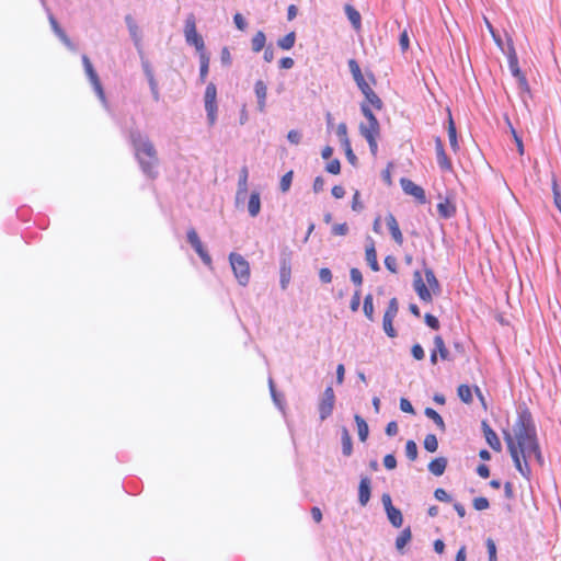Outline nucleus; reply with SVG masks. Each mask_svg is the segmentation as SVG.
<instances>
[{"instance_id":"22","label":"nucleus","mask_w":561,"mask_h":561,"mask_svg":"<svg viewBox=\"0 0 561 561\" xmlns=\"http://www.w3.org/2000/svg\"><path fill=\"white\" fill-rule=\"evenodd\" d=\"M345 14L347 19L350 20L351 24L355 30H359L362 25V18L359 12L351 4H346L345 8Z\"/></svg>"},{"instance_id":"64","label":"nucleus","mask_w":561,"mask_h":561,"mask_svg":"<svg viewBox=\"0 0 561 561\" xmlns=\"http://www.w3.org/2000/svg\"><path fill=\"white\" fill-rule=\"evenodd\" d=\"M383 466L388 470H393L397 467V459L392 454H388L383 457Z\"/></svg>"},{"instance_id":"30","label":"nucleus","mask_w":561,"mask_h":561,"mask_svg":"<svg viewBox=\"0 0 561 561\" xmlns=\"http://www.w3.org/2000/svg\"><path fill=\"white\" fill-rule=\"evenodd\" d=\"M412 538L410 527L404 528L396 539V548L401 551Z\"/></svg>"},{"instance_id":"28","label":"nucleus","mask_w":561,"mask_h":561,"mask_svg":"<svg viewBox=\"0 0 561 561\" xmlns=\"http://www.w3.org/2000/svg\"><path fill=\"white\" fill-rule=\"evenodd\" d=\"M354 420L357 425L358 437L362 442H365L369 434L368 425H367L366 421L358 414H356L354 416Z\"/></svg>"},{"instance_id":"63","label":"nucleus","mask_w":561,"mask_h":561,"mask_svg":"<svg viewBox=\"0 0 561 561\" xmlns=\"http://www.w3.org/2000/svg\"><path fill=\"white\" fill-rule=\"evenodd\" d=\"M425 323L433 330H438L439 329V321L438 319L431 314V313H426L425 317Z\"/></svg>"},{"instance_id":"45","label":"nucleus","mask_w":561,"mask_h":561,"mask_svg":"<svg viewBox=\"0 0 561 561\" xmlns=\"http://www.w3.org/2000/svg\"><path fill=\"white\" fill-rule=\"evenodd\" d=\"M552 192H553L554 205L561 213V190H560L556 179L552 180Z\"/></svg>"},{"instance_id":"19","label":"nucleus","mask_w":561,"mask_h":561,"mask_svg":"<svg viewBox=\"0 0 561 561\" xmlns=\"http://www.w3.org/2000/svg\"><path fill=\"white\" fill-rule=\"evenodd\" d=\"M359 133L363 137H379L380 135V125L379 122H367V124L362 123L359 125Z\"/></svg>"},{"instance_id":"4","label":"nucleus","mask_w":561,"mask_h":561,"mask_svg":"<svg viewBox=\"0 0 561 561\" xmlns=\"http://www.w3.org/2000/svg\"><path fill=\"white\" fill-rule=\"evenodd\" d=\"M185 42L190 46H194L198 55L207 54L205 50V43L203 37L197 33L196 19L193 13H190L185 19L184 24Z\"/></svg>"},{"instance_id":"15","label":"nucleus","mask_w":561,"mask_h":561,"mask_svg":"<svg viewBox=\"0 0 561 561\" xmlns=\"http://www.w3.org/2000/svg\"><path fill=\"white\" fill-rule=\"evenodd\" d=\"M386 222L392 239L396 241L397 244L402 245L403 236L396 217L392 214H388L386 217Z\"/></svg>"},{"instance_id":"57","label":"nucleus","mask_w":561,"mask_h":561,"mask_svg":"<svg viewBox=\"0 0 561 561\" xmlns=\"http://www.w3.org/2000/svg\"><path fill=\"white\" fill-rule=\"evenodd\" d=\"M325 170L331 174H339L341 171V163L340 160L333 159L331 160L327 165Z\"/></svg>"},{"instance_id":"32","label":"nucleus","mask_w":561,"mask_h":561,"mask_svg":"<svg viewBox=\"0 0 561 561\" xmlns=\"http://www.w3.org/2000/svg\"><path fill=\"white\" fill-rule=\"evenodd\" d=\"M295 42H296L295 32H289L284 37L279 38L277 41V46L284 50H289L294 47Z\"/></svg>"},{"instance_id":"42","label":"nucleus","mask_w":561,"mask_h":561,"mask_svg":"<svg viewBox=\"0 0 561 561\" xmlns=\"http://www.w3.org/2000/svg\"><path fill=\"white\" fill-rule=\"evenodd\" d=\"M405 456L411 461L417 458V445L412 439L408 440L405 444Z\"/></svg>"},{"instance_id":"61","label":"nucleus","mask_w":561,"mask_h":561,"mask_svg":"<svg viewBox=\"0 0 561 561\" xmlns=\"http://www.w3.org/2000/svg\"><path fill=\"white\" fill-rule=\"evenodd\" d=\"M233 22L236 24V27L240 31H244L248 26V23L241 13H236L233 15Z\"/></svg>"},{"instance_id":"39","label":"nucleus","mask_w":561,"mask_h":561,"mask_svg":"<svg viewBox=\"0 0 561 561\" xmlns=\"http://www.w3.org/2000/svg\"><path fill=\"white\" fill-rule=\"evenodd\" d=\"M424 448L430 453H435L438 448V440L434 434H427L424 439Z\"/></svg>"},{"instance_id":"11","label":"nucleus","mask_w":561,"mask_h":561,"mask_svg":"<svg viewBox=\"0 0 561 561\" xmlns=\"http://www.w3.org/2000/svg\"><path fill=\"white\" fill-rule=\"evenodd\" d=\"M125 23L128 28V33L130 35V38L137 48L138 51H141L142 49V34L140 31V27L138 26L136 20L130 15L127 14L125 16Z\"/></svg>"},{"instance_id":"25","label":"nucleus","mask_w":561,"mask_h":561,"mask_svg":"<svg viewBox=\"0 0 561 561\" xmlns=\"http://www.w3.org/2000/svg\"><path fill=\"white\" fill-rule=\"evenodd\" d=\"M434 350L436 354H439L443 360H450L449 351L447 350L445 342L440 335L434 337Z\"/></svg>"},{"instance_id":"7","label":"nucleus","mask_w":561,"mask_h":561,"mask_svg":"<svg viewBox=\"0 0 561 561\" xmlns=\"http://www.w3.org/2000/svg\"><path fill=\"white\" fill-rule=\"evenodd\" d=\"M335 404V393L331 386L327 387L319 401L318 410L321 421L327 420L333 412Z\"/></svg>"},{"instance_id":"24","label":"nucleus","mask_w":561,"mask_h":561,"mask_svg":"<svg viewBox=\"0 0 561 561\" xmlns=\"http://www.w3.org/2000/svg\"><path fill=\"white\" fill-rule=\"evenodd\" d=\"M366 261L370 268L374 272H378L380 270L379 263L377 261V253L374 245V242L371 241L369 245L366 247Z\"/></svg>"},{"instance_id":"9","label":"nucleus","mask_w":561,"mask_h":561,"mask_svg":"<svg viewBox=\"0 0 561 561\" xmlns=\"http://www.w3.org/2000/svg\"><path fill=\"white\" fill-rule=\"evenodd\" d=\"M248 179H249V171L248 168L244 165L240 169L239 172V179H238V185H237V192H236V205L239 206V204L244 203L247 195H248Z\"/></svg>"},{"instance_id":"29","label":"nucleus","mask_w":561,"mask_h":561,"mask_svg":"<svg viewBox=\"0 0 561 561\" xmlns=\"http://www.w3.org/2000/svg\"><path fill=\"white\" fill-rule=\"evenodd\" d=\"M387 514V517L390 522V524L396 527V528H400L403 524V516H402V513L399 508H393V510H390L388 512H386Z\"/></svg>"},{"instance_id":"49","label":"nucleus","mask_w":561,"mask_h":561,"mask_svg":"<svg viewBox=\"0 0 561 561\" xmlns=\"http://www.w3.org/2000/svg\"><path fill=\"white\" fill-rule=\"evenodd\" d=\"M341 145H342V147L345 150V154H346L347 161L351 164L355 165L356 162H357V157L355 156V153L352 150L351 141H347L346 144H341Z\"/></svg>"},{"instance_id":"62","label":"nucleus","mask_w":561,"mask_h":561,"mask_svg":"<svg viewBox=\"0 0 561 561\" xmlns=\"http://www.w3.org/2000/svg\"><path fill=\"white\" fill-rule=\"evenodd\" d=\"M195 252L198 254V256L201 257V260L203 261V263L205 265H207L209 267L211 266V263H213L211 257L204 247Z\"/></svg>"},{"instance_id":"48","label":"nucleus","mask_w":561,"mask_h":561,"mask_svg":"<svg viewBox=\"0 0 561 561\" xmlns=\"http://www.w3.org/2000/svg\"><path fill=\"white\" fill-rule=\"evenodd\" d=\"M360 112L367 119V122H377V117L374 115L370 106L367 103L360 104Z\"/></svg>"},{"instance_id":"5","label":"nucleus","mask_w":561,"mask_h":561,"mask_svg":"<svg viewBox=\"0 0 561 561\" xmlns=\"http://www.w3.org/2000/svg\"><path fill=\"white\" fill-rule=\"evenodd\" d=\"M229 261L233 274L241 286H247L250 280L249 262L239 253H230Z\"/></svg>"},{"instance_id":"54","label":"nucleus","mask_w":561,"mask_h":561,"mask_svg":"<svg viewBox=\"0 0 561 561\" xmlns=\"http://www.w3.org/2000/svg\"><path fill=\"white\" fill-rule=\"evenodd\" d=\"M434 496L439 502H447V503H449V502L453 501L451 496L446 492V490H444L442 488H438V489L435 490Z\"/></svg>"},{"instance_id":"58","label":"nucleus","mask_w":561,"mask_h":561,"mask_svg":"<svg viewBox=\"0 0 561 561\" xmlns=\"http://www.w3.org/2000/svg\"><path fill=\"white\" fill-rule=\"evenodd\" d=\"M302 135L299 130L291 129L287 134V139L293 145H298L301 141Z\"/></svg>"},{"instance_id":"31","label":"nucleus","mask_w":561,"mask_h":561,"mask_svg":"<svg viewBox=\"0 0 561 561\" xmlns=\"http://www.w3.org/2000/svg\"><path fill=\"white\" fill-rule=\"evenodd\" d=\"M424 414L431 419L442 432L446 431V425L443 417L434 409L426 408Z\"/></svg>"},{"instance_id":"51","label":"nucleus","mask_w":561,"mask_h":561,"mask_svg":"<svg viewBox=\"0 0 561 561\" xmlns=\"http://www.w3.org/2000/svg\"><path fill=\"white\" fill-rule=\"evenodd\" d=\"M332 272L328 267H322L319 271V279L322 284H330L332 282Z\"/></svg>"},{"instance_id":"10","label":"nucleus","mask_w":561,"mask_h":561,"mask_svg":"<svg viewBox=\"0 0 561 561\" xmlns=\"http://www.w3.org/2000/svg\"><path fill=\"white\" fill-rule=\"evenodd\" d=\"M291 279V262L288 254H282L279 259V285L286 289Z\"/></svg>"},{"instance_id":"26","label":"nucleus","mask_w":561,"mask_h":561,"mask_svg":"<svg viewBox=\"0 0 561 561\" xmlns=\"http://www.w3.org/2000/svg\"><path fill=\"white\" fill-rule=\"evenodd\" d=\"M366 102L369 106H373L374 108L380 111L383 107V103L381 99L375 93L373 89H369L365 93H363Z\"/></svg>"},{"instance_id":"33","label":"nucleus","mask_w":561,"mask_h":561,"mask_svg":"<svg viewBox=\"0 0 561 561\" xmlns=\"http://www.w3.org/2000/svg\"><path fill=\"white\" fill-rule=\"evenodd\" d=\"M199 79L205 82L209 70V56L207 54L199 55Z\"/></svg>"},{"instance_id":"44","label":"nucleus","mask_w":561,"mask_h":561,"mask_svg":"<svg viewBox=\"0 0 561 561\" xmlns=\"http://www.w3.org/2000/svg\"><path fill=\"white\" fill-rule=\"evenodd\" d=\"M217 89L214 83H208L205 90V103L217 102Z\"/></svg>"},{"instance_id":"1","label":"nucleus","mask_w":561,"mask_h":561,"mask_svg":"<svg viewBox=\"0 0 561 561\" xmlns=\"http://www.w3.org/2000/svg\"><path fill=\"white\" fill-rule=\"evenodd\" d=\"M504 440L517 471L526 479L531 476L529 461L535 458L539 465L543 457L537 437V430L528 408H519L513 426V434L504 431Z\"/></svg>"},{"instance_id":"12","label":"nucleus","mask_w":561,"mask_h":561,"mask_svg":"<svg viewBox=\"0 0 561 561\" xmlns=\"http://www.w3.org/2000/svg\"><path fill=\"white\" fill-rule=\"evenodd\" d=\"M435 149H436V159H437V163H438L439 168L443 171H451L453 164L445 152L444 145H443L440 137L435 138Z\"/></svg>"},{"instance_id":"47","label":"nucleus","mask_w":561,"mask_h":561,"mask_svg":"<svg viewBox=\"0 0 561 561\" xmlns=\"http://www.w3.org/2000/svg\"><path fill=\"white\" fill-rule=\"evenodd\" d=\"M336 136L339 137L341 144H346L350 141L347 136V126L345 123H340L336 127Z\"/></svg>"},{"instance_id":"6","label":"nucleus","mask_w":561,"mask_h":561,"mask_svg":"<svg viewBox=\"0 0 561 561\" xmlns=\"http://www.w3.org/2000/svg\"><path fill=\"white\" fill-rule=\"evenodd\" d=\"M81 59H82V65H83L85 75H87L90 83L92 84V87H93L96 95L101 100V102L105 104L106 103L105 93H104L103 87L101 84L100 78H99L96 71L94 70L91 60L89 59V57L87 55H82Z\"/></svg>"},{"instance_id":"37","label":"nucleus","mask_w":561,"mask_h":561,"mask_svg":"<svg viewBox=\"0 0 561 561\" xmlns=\"http://www.w3.org/2000/svg\"><path fill=\"white\" fill-rule=\"evenodd\" d=\"M363 310L368 320L374 321V300L373 295L368 294L364 298Z\"/></svg>"},{"instance_id":"14","label":"nucleus","mask_w":561,"mask_h":561,"mask_svg":"<svg viewBox=\"0 0 561 561\" xmlns=\"http://www.w3.org/2000/svg\"><path fill=\"white\" fill-rule=\"evenodd\" d=\"M481 427L489 446L495 451H501L502 445L500 438L497 434L491 428L489 423L486 421H482Z\"/></svg>"},{"instance_id":"35","label":"nucleus","mask_w":561,"mask_h":561,"mask_svg":"<svg viewBox=\"0 0 561 561\" xmlns=\"http://www.w3.org/2000/svg\"><path fill=\"white\" fill-rule=\"evenodd\" d=\"M187 242L192 245V248L197 251L199 250L201 248H203V243L196 232V230L194 228H191L188 231H187Z\"/></svg>"},{"instance_id":"43","label":"nucleus","mask_w":561,"mask_h":561,"mask_svg":"<svg viewBox=\"0 0 561 561\" xmlns=\"http://www.w3.org/2000/svg\"><path fill=\"white\" fill-rule=\"evenodd\" d=\"M293 175H294L293 171H288L287 173H285L282 176L280 183H279V190L283 193H286L289 191L291 182H293Z\"/></svg>"},{"instance_id":"20","label":"nucleus","mask_w":561,"mask_h":561,"mask_svg":"<svg viewBox=\"0 0 561 561\" xmlns=\"http://www.w3.org/2000/svg\"><path fill=\"white\" fill-rule=\"evenodd\" d=\"M437 211L440 217L445 219H449L455 216L456 207L448 198H445L440 203L437 204Z\"/></svg>"},{"instance_id":"50","label":"nucleus","mask_w":561,"mask_h":561,"mask_svg":"<svg viewBox=\"0 0 561 561\" xmlns=\"http://www.w3.org/2000/svg\"><path fill=\"white\" fill-rule=\"evenodd\" d=\"M507 123H508V126L511 128V131H512V135H513V138L515 140V144L517 146V151L518 153L522 156L524 154V144H523V140L522 138L517 135L516 130L514 129V127L512 126L510 119H507Z\"/></svg>"},{"instance_id":"36","label":"nucleus","mask_w":561,"mask_h":561,"mask_svg":"<svg viewBox=\"0 0 561 561\" xmlns=\"http://www.w3.org/2000/svg\"><path fill=\"white\" fill-rule=\"evenodd\" d=\"M393 320H394V317L383 316V318H382V328H383L385 333L389 337H396L397 336V331L393 328Z\"/></svg>"},{"instance_id":"18","label":"nucleus","mask_w":561,"mask_h":561,"mask_svg":"<svg viewBox=\"0 0 561 561\" xmlns=\"http://www.w3.org/2000/svg\"><path fill=\"white\" fill-rule=\"evenodd\" d=\"M261 211V196L260 193L253 191L248 201V213L252 218H255Z\"/></svg>"},{"instance_id":"41","label":"nucleus","mask_w":561,"mask_h":561,"mask_svg":"<svg viewBox=\"0 0 561 561\" xmlns=\"http://www.w3.org/2000/svg\"><path fill=\"white\" fill-rule=\"evenodd\" d=\"M205 110L209 125H214L217 119V102L205 103Z\"/></svg>"},{"instance_id":"56","label":"nucleus","mask_w":561,"mask_h":561,"mask_svg":"<svg viewBox=\"0 0 561 561\" xmlns=\"http://www.w3.org/2000/svg\"><path fill=\"white\" fill-rule=\"evenodd\" d=\"M490 503H489V500L486 497H483V496H479V497H476L473 500V507L477 510V511H483V510H486L489 507Z\"/></svg>"},{"instance_id":"46","label":"nucleus","mask_w":561,"mask_h":561,"mask_svg":"<svg viewBox=\"0 0 561 561\" xmlns=\"http://www.w3.org/2000/svg\"><path fill=\"white\" fill-rule=\"evenodd\" d=\"M398 311H399L398 300H397V298H391L389 300L388 307H387L383 316L396 318L398 314Z\"/></svg>"},{"instance_id":"13","label":"nucleus","mask_w":561,"mask_h":561,"mask_svg":"<svg viewBox=\"0 0 561 561\" xmlns=\"http://www.w3.org/2000/svg\"><path fill=\"white\" fill-rule=\"evenodd\" d=\"M371 495V481L368 477L362 476L358 485V502L362 506H366Z\"/></svg>"},{"instance_id":"21","label":"nucleus","mask_w":561,"mask_h":561,"mask_svg":"<svg viewBox=\"0 0 561 561\" xmlns=\"http://www.w3.org/2000/svg\"><path fill=\"white\" fill-rule=\"evenodd\" d=\"M446 467L447 459L445 457L435 458L428 463L430 472L436 477H440L445 472Z\"/></svg>"},{"instance_id":"17","label":"nucleus","mask_w":561,"mask_h":561,"mask_svg":"<svg viewBox=\"0 0 561 561\" xmlns=\"http://www.w3.org/2000/svg\"><path fill=\"white\" fill-rule=\"evenodd\" d=\"M254 92L257 99V108L260 112L265 111L266 106V94H267V87L262 80H257L254 84Z\"/></svg>"},{"instance_id":"38","label":"nucleus","mask_w":561,"mask_h":561,"mask_svg":"<svg viewBox=\"0 0 561 561\" xmlns=\"http://www.w3.org/2000/svg\"><path fill=\"white\" fill-rule=\"evenodd\" d=\"M48 20L50 23V26L55 33V35L61 41L62 38H66L67 34L66 32L60 27L59 23L55 19V16L48 12Z\"/></svg>"},{"instance_id":"55","label":"nucleus","mask_w":561,"mask_h":561,"mask_svg":"<svg viewBox=\"0 0 561 561\" xmlns=\"http://www.w3.org/2000/svg\"><path fill=\"white\" fill-rule=\"evenodd\" d=\"M486 549H488V553H489V561H496V546H495V542L489 538L486 539Z\"/></svg>"},{"instance_id":"40","label":"nucleus","mask_w":561,"mask_h":561,"mask_svg":"<svg viewBox=\"0 0 561 561\" xmlns=\"http://www.w3.org/2000/svg\"><path fill=\"white\" fill-rule=\"evenodd\" d=\"M458 396L465 403H471L472 402V392L471 388L467 385H460L458 387Z\"/></svg>"},{"instance_id":"53","label":"nucleus","mask_w":561,"mask_h":561,"mask_svg":"<svg viewBox=\"0 0 561 561\" xmlns=\"http://www.w3.org/2000/svg\"><path fill=\"white\" fill-rule=\"evenodd\" d=\"M347 64H348L350 71L353 76V79H356V78H359L360 76H363L360 67L355 59H350Z\"/></svg>"},{"instance_id":"27","label":"nucleus","mask_w":561,"mask_h":561,"mask_svg":"<svg viewBox=\"0 0 561 561\" xmlns=\"http://www.w3.org/2000/svg\"><path fill=\"white\" fill-rule=\"evenodd\" d=\"M265 44H266V36H265L264 32L257 31L251 41L252 50L254 53H259L265 47Z\"/></svg>"},{"instance_id":"52","label":"nucleus","mask_w":561,"mask_h":561,"mask_svg":"<svg viewBox=\"0 0 561 561\" xmlns=\"http://www.w3.org/2000/svg\"><path fill=\"white\" fill-rule=\"evenodd\" d=\"M350 277H351V280L356 286H358V287L362 286V284H363V275H362V272L358 268H356V267L351 268Z\"/></svg>"},{"instance_id":"2","label":"nucleus","mask_w":561,"mask_h":561,"mask_svg":"<svg viewBox=\"0 0 561 561\" xmlns=\"http://www.w3.org/2000/svg\"><path fill=\"white\" fill-rule=\"evenodd\" d=\"M129 141L142 173L149 179H156L158 176L159 158L152 141L138 129L129 131Z\"/></svg>"},{"instance_id":"3","label":"nucleus","mask_w":561,"mask_h":561,"mask_svg":"<svg viewBox=\"0 0 561 561\" xmlns=\"http://www.w3.org/2000/svg\"><path fill=\"white\" fill-rule=\"evenodd\" d=\"M423 265L425 266L424 274H425V279H426V283L428 284V287L426 286L425 282L423 280L421 272L415 271L413 273V288L422 301L431 302L433 299L432 293L435 295L439 294L440 285L434 274V271L426 266L425 261H423Z\"/></svg>"},{"instance_id":"60","label":"nucleus","mask_w":561,"mask_h":561,"mask_svg":"<svg viewBox=\"0 0 561 561\" xmlns=\"http://www.w3.org/2000/svg\"><path fill=\"white\" fill-rule=\"evenodd\" d=\"M148 83H149L150 91H151L153 100L156 102H159L160 101V92H159V88H158V83L156 81V78H150Z\"/></svg>"},{"instance_id":"34","label":"nucleus","mask_w":561,"mask_h":561,"mask_svg":"<svg viewBox=\"0 0 561 561\" xmlns=\"http://www.w3.org/2000/svg\"><path fill=\"white\" fill-rule=\"evenodd\" d=\"M448 138L450 142V147L454 151L459 149L458 140H457V130L454 121L450 118L448 123Z\"/></svg>"},{"instance_id":"8","label":"nucleus","mask_w":561,"mask_h":561,"mask_svg":"<svg viewBox=\"0 0 561 561\" xmlns=\"http://www.w3.org/2000/svg\"><path fill=\"white\" fill-rule=\"evenodd\" d=\"M401 187L407 195L413 196L421 204L426 203L425 191L412 180L402 178L400 180Z\"/></svg>"},{"instance_id":"16","label":"nucleus","mask_w":561,"mask_h":561,"mask_svg":"<svg viewBox=\"0 0 561 561\" xmlns=\"http://www.w3.org/2000/svg\"><path fill=\"white\" fill-rule=\"evenodd\" d=\"M508 67L512 75L518 79L519 84L527 88V80L518 67L517 56L514 50L508 55Z\"/></svg>"},{"instance_id":"59","label":"nucleus","mask_w":561,"mask_h":561,"mask_svg":"<svg viewBox=\"0 0 561 561\" xmlns=\"http://www.w3.org/2000/svg\"><path fill=\"white\" fill-rule=\"evenodd\" d=\"M411 353H412V356L416 359V360H422L424 357H425V352L422 347L421 344L416 343L412 346L411 348Z\"/></svg>"},{"instance_id":"23","label":"nucleus","mask_w":561,"mask_h":561,"mask_svg":"<svg viewBox=\"0 0 561 561\" xmlns=\"http://www.w3.org/2000/svg\"><path fill=\"white\" fill-rule=\"evenodd\" d=\"M341 443H342V454L346 457H350L353 453V442H352V437L346 427L342 428Z\"/></svg>"}]
</instances>
